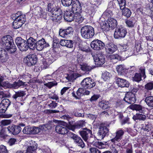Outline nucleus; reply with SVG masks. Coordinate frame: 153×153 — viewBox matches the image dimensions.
<instances>
[{
	"instance_id": "20e7f679",
	"label": "nucleus",
	"mask_w": 153,
	"mask_h": 153,
	"mask_svg": "<svg viewBox=\"0 0 153 153\" xmlns=\"http://www.w3.org/2000/svg\"><path fill=\"white\" fill-rule=\"evenodd\" d=\"M117 1L118 2V6L122 10V15L127 18L130 17L131 12L129 9L125 7L126 4L125 0H117Z\"/></svg>"
},
{
	"instance_id": "c9c22d12",
	"label": "nucleus",
	"mask_w": 153,
	"mask_h": 153,
	"mask_svg": "<svg viewBox=\"0 0 153 153\" xmlns=\"http://www.w3.org/2000/svg\"><path fill=\"white\" fill-rule=\"evenodd\" d=\"M25 17V15H23L22 14L17 16V17H15V19H13L14 21L12 24L13 26H14V23H16L18 22V21H22L23 22H25L26 21Z\"/></svg>"
},
{
	"instance_id": "774afa93",
	"label": "nucleus",
	"mask_w": 153,
	"mask_h": 153,
	"mask_svg": "<svg viewBox=\"0 0 153 153\" xmlns=\"http://www.w3.org/2000/svg\"><path fill=\"white\" fill-rule=\"evenodd\" d=\"M40 18L45 19L47 18V14L46 12L43 10H40V13L39 14Z\"/></svg>"
},
{
	"instance_id": "473e14b6",
	"label": "nucleus",
	"mask_w": 153,
	"mask_h": 153,
	"mask_svg": "<svg viewBox=\"0 0 153 153\" xmlns=\"http://www.w3.org/2000/svg\"><path fill=\"white\" fill-rule=\"evenodd\" d=\"M34 143L33 145L28 147L26 150V152L25 153H32V151H33L36 149L37 144L36 143H35V142H34ZM16 153H23V152L21 151H18Z\"/></svg>"
},
{
	"instance_id": "a878e982",
	"label": "nucleus",
	"mask_w": 153,
	"mask_h": 153,
	"mask_svg": "<svg viewBox=\"0 0 153 153\" xmlns=\"http://www.w3.org/2000/svg\"><path fill=\"white\" fill-rule=\"evenodd\" d=\"M74 32V30L71 27H68L66 29H60L59 34V35L62 37H66L69 34H72Z\"/></svg>"
},
{
	"instance_id": "c756f323",
	"label": "nucleus",
	"mask_w": 153,
	"mask_h": 153,
	"mask_svg": "<svg viewBox=\"0 0 153 153\" xmlns=\"http://www.w3.org/2000/svg\"><path fill=\"white\" fill-rule=\"evenodd\" d=\"M4 50L7 51L8 53L10 54H13L17 50L16 47L14 44L11 43L7 46H6Z\"/></svg>"
},
{
	"instance_id": "5701e85b",
	"label": "nucleus",
	"mask_w": 153,
	"mask_h": 153,
	"mask_svg": "<svg viewBox=\"0 0 153 153\" xmlns=\"http://www.w3.org/2000/svg\"><path fill=\"white\" fill-rule=\"evenodd\" d=\"M37 129H38V127L35 126L31 127L30 126L25 127L23 130V132L27 134H32L38 133Z\"/></svg>"
},
{
	"instance_id": "69168bd1",
	"label": "nucleus",
	"mask_w": 153,
	"mask_h": 153,
	"mask_svg": "<svg viewBox=\"0 0 153 153\" xmlns=\"http://www.w3.org/2000/svg\"><path fill=\"white\" fill-rule=\"evenodd\" d=\"M17 142L16 139L11 138L7 142V143L10 146H12L15 144V143Z\"/></svg>"
},
{
	"instance_id": "bb28decb",
	"label": "nucleus",
	"mask_w": 153,
	"mask_h": 153,
	"mask_svg": "<svg viewBox=\"0 0 153 153\" xmlns=\"http://www.w3.org/2000/svg\"><path fill=\"white\" fill-rule=\"evenodd\" d=\"M86 122L85 121L81 120L75 123L74 125L69 126V129L74 131L76 129H79L85 126Z\"/></svg>"
},
{
	"instance_id": "79ce46f5",
	"label": "nucleus",
	"mask_w": 153,
	"mask_h": 153,
	"mask_svg": "<svg viewBox=\"0 0 153 153\" xmlns=\"http://www.w3.org/2000/svg\"><path fill=\"white\" fill-rule=\"evenodd\" d=\"M122 147L121 144H118L114 147H113L112 148V151L115 153H121V152Z\"/></svg>"
},
{
	"instance_id": "9b49d317",
	"label": "nucleus",
	"mask_w": 153,
	"mask_h": 153,
	"mask_svg": "<svg viewBox=\"0 0 153 153\" xmlns=\"http://www.w3.org/2000/svg\"><path fill=\"white\" fill-rule=\"evenodd\" d=\"M12 37L10 35L5 36L0 39V45L3 47L7 46L11 43H13Z\"/></svg>"
},
{
	"instance_id": "b1692460",
	"label": "nucleus",
	"mask_w": 153,
	"mask_h": 153,
	"mask_svg": "<svg viewBox=\"0 0 153 153\" xmlns=\"http://www.w3.org/2000/svg\"><path fill=\"white\" fill-rule=\"evenodd\" d=\"M124 133L122 129L117 131L115 133V137L111 140V142L114 144H115L117 142H120L122 139Z\"/></svg>"
},
{
	"instance_id": "13d9d810",
	"label": "nucleus",
	"mask_w": 153,
	"mask_h": 153,
	"mask_svg": "<svg viewBox=\"0 0 153 153\" xmlns=\"http://www.w3.org/2000/svg\"><path fill=\"white\" fill-rule=\"evenodd\" d=\"M79 139L80 140L78 139V140L76 141L75 143L77 145L81 147L82 148H83L85 147V144L80 137L79 138Z\"/></svg>"
},
{
	"instance_id": "9d476101",
	"label": "nucleus",
	"mask_w": 153,
	"mask_h": 153,
	"mask_svg": "<svg viewBox=\"0 0 153 153\" xmlns=\"http://www.w3.org/2000/svg\"><path fill=\"white\" fill-rule=\"evenodd\" d=\"M145 68L143 66H141L140 68V73H136L134 77H132V80L137 82H139L141 80L142 78L144 79L146 78L145 73Z\"/></svg>"
},
{
	"instance_id": "f03ea898",
	"label": "nucleus",
	"mask_w": 153,
	"mask_h": 153,
	"mask_svg": "<svg viewBox=\"0 0 153 153\" xmlns=\"http://www.w3.org/2000/svg\"><path fill=\"white\" fill-rule=\"evenodd\" d=\"M81 34L85 39L91 38L94 34V28L90 25H85L81 29Z\"/></svg>"
},
{
	"instance_id": "ddd939ff",
	"label": "nucleus",
	"mask_w": 153,
	"mask_h": 153,
	"mask_svg": "<svg viewBox=\"0 0 153 153\" xmlns=\"http://www.w3.org/2000/svg\"><path fill=\"white\" fill-rule=\"evenodd\" d=\"M92 56L96 65H101L105 63V56L103 55L101 53L96 54Z\"/></svg>"
},
{
	"instance_id": "f257e3e1",
	"label": "nucleus",
	"mask_w": 153,
	"mask_h": 153,
	"mask_svg": "<svg viewBox=\"0 0 153 153\" xmlns=\"http://www.w3.org/2000/svg\"><path fill=\"white\" fill-rule=\"evenodd\" d=\"M48 8L50 13H51L53 17V21L59 22L62 17V12L61 9L59 7H54L51 4H49Z\"/></svg>"
},
{
	"instance_id": "0e129e2a",
	"label": "nucleus",
	"mask_w": 153,
	"mask_h": 153,
	"mask_svg": "<svg viewBox=\"0 0 153 153\" xmlns=\"http://www.w3.org/2000/svg\"><path fill=\"white\" fill-rule=\"evenodd\" d=\"M145 88L148 90H151L153 89V82L147 83L145 85Z\"/></svg>"
},
{
	"instance_id": "2eb2a0df",
	"label": "nucleus",
	"mask_w": 153,
	"mask_h": 153,
	"mask_svg": "<svg viewBox=\"0 0 153 153\" xmlns=\"http://www.w3.org/2000/svg\"><path fill=\"white\" fill-rule=\"evenodd\" d=\"M89 94V91L83 88H79L76 93L73 92L72 93V96L76 99H79L81 96Z\"/></svg>"
},
{
	"instance_id": "49530a36",
	"label": "nucleus",
	"mask_w": 153,
	"mask_h": 153,
	"mask_svg": "<svg viewBox=\"0 0 153 153\" xmlns=\"http://www.w3.org/2000/svg\"><path fill=\"white\" fill-rule=\"evenodd\" d=\"M131 108L133 110L138 111L140 113L143 112V110L142 106L139 105L134 104L132 106Z\"/></svg>"
},
{
	"instance_id": "aec40b11",
	"label": "nucleus",
	"mask_w": 153,
	"mask_h": 153,
	"mask_svg": "<svg viewBox=\"0 0 153 153\" xmlns=\"http://www.w3.org/2000/svg\"><path fill=\"white\" fill-rule=\"evenodd\" d=\"M116 83L118 86L121 88H128L129 86V83L126 79L119 77H116L115 79Z\"/></svg>"
},
{
	"instance_id": "412c9836",
	"label": "nucleus",
	"mask_w": 153,
	"mask_h": 153,
	"mask_svg": "<svg viewBox=\"0 0 153 153\" xmlns=\"http://www.w3.org/2000/svg\"><path fill=\"white\" fill-rule=\"evenodd\" d=\"M79 133L85 141L87 140L89 136L92 134L91 130L86 128H82V130L79 131Z\"/></svg>"
},
{
	"instance_id": "338daca9",
	"label": "nucleus",
	"mask_w": 153,
	"mask_h": 153,
	"mask_svg": "<svg viewBox=\"0 0 153 153\" xmlns=\"http://www.w3.org/2000/svg\"><path fill=\"white\" fill-rule=\"evenodd\" d=\"M109 58L111 60H114L115 61L117 62V61L119 59V56L117 54H113L110 55L109 56Z\"/></svg>"
},
{
	"instance_id": "72a5a7b5",
	"label": "nucleus",
	"mask_w": 153,
	"mask_h": 153,
	"mask_svg": "<svg viewBox=\"0 0 153 153\" xmlns=\"http://www.w3.org/2000/svg\"><path fill=\"white\" fill-rule=\"evenodd\" d=\"M116 69L118 74L120 75H124L127 72V70L124 66L122 65H119L117 66Z\"/></svg>"
},
{
	"instance_id": "a18cd8bd",
	"label": "nucleus",
	"mask_w": 153,
	"mask_h": 153,
	"mask_svg": "<svg viewBox=\"0 0 153 153\" xmlns=\"http://www.w3.org/2000/svg\"><path fill=\"white\" fill-rule=\"evenodd\" d=\"M10 102L9 99L6 98L3 99L0 103L2 105L7 108L10 104Z\"/></svg>"
},
{
	"instance_id": "680f3d73",
	"label": "nucleus",
	"mask_w": 153,
	"mask_h": 153,
	"mask_svg": "<svg viewBox=\"0 0 153 153\" xmlns=\"http://www.w3.org/2000/svg\"><path fill=\"white\" fill-rule=\"evenodd\" d=\"M0 153H8L6 147L3 145L0 146Z\"/></svg>"
},
{
	"instance_id": "3c124183",
	"label": "nucleus",
	"mask_w": 153,
	"mask_h": 153,
	"mask_svg": "<svg viewBox=\"0 0 153 153\" xmlns=\"http://www.w3.org/2000/svg\"><path fill=\"white\" fill-rule=\"evenodd\" d=\"M126 23L128 27H132L134 26L135 24L134 20L133 18L130 19L126 20Z\"/></svg>"
},
{
	"instance_id": "7ed1b4c3",
	"label": "nucleus",
	"mask_w": 153,
	"mask_h": 153,
	"mask_svg": "<svg viewBox=\"0 0 153 153\" xmlns=\"http://www.w3.org/2000/svg\"><path fill=\"white\" fill-rule=\"evenodd\" d=\"M2 87H4L7 88L16 89L20 87H23L28 85L26 82H23L22 81L19 80H16L13 84H10L8 81L4 82L0 85Z\"/></svg>"
},
{
	"instance_id": "09e8293b",
	"label": "nucleus",
	"mask_w": 153,
	"mask_h": 153,
	"mask_svg": "<svg viewBox=\"0 0 153 153\" xmlns=\"http://www.w3.org/2000/svg\"><path fill=\"white\" fill-rule=\"evenodd\" d=\"M111 76V74L109 72L105 71L102 73V78L105 81L109 79Z\"/></svg>"
},
{
	"instance_id": "4c0bfd02",
	"label": "nucleus",
	"mask_w": 153,
	"mask_h": 153,
	"mask_svg": "<svg viewBox=\"0 0 153 153\" xmlns=\"http://www.w3.org/2000/svg\"><path fill=\"white\" fill-rule=\"evenodd\" d=\"M45 39L42 38L41 39L39 40V51L42 50L44 48L48 47L49 46L48 44H45Z\"/></svg>"
},
{
	"instance_id": "c03bdc74",
	"label": "nucleus",
	"mask_w": 153,
	"mask_h": 153,
	"mask_svg": "<svg viewBox=\"0 0 153 153\" xmlns=\"http://www.w3.org/2000/svg\"><path fill=\"white\" fill-rule=\"evenodd\" d=\"M101 28L104 30L108 31L109 30V26L108 21L102 22L101 24Z\"/></svg>"
},
{
	"instance_id": "5fc2aeb1",
	"label": "nucleus",
	"mask_w": 153,
	"mask_h": 153,
	"mask_svg": "<svg viewBox=\"0 0 153 153\" xmlns=\"http://www.w3.org/2000/svg\"><path fill=\"white\" fill-rule=\"evenodd\" d=\"M46 130H47V129L45 125L39 126V135L42 133L45 134Z\"/></svg>"
},
{
	"instance_id": "6e6552de",
	"label": "nucleus",
	"mask_w": 153,
	"mask_h": 153,
	"mask_svg": "<svg viewBox=\"0 0 153 153\" xmlns=\"http://www.w3.org/2000/svg\"><path fill=\"white\" fill-rule=\"evenodd\" d=\"M109 130L108 127L105 126H100L97 133V137L99 140L103 139L105 136L108 135Z\"/></svg>"
},
{
	"instance_id": "de8ad7c7",
	"label": "nucleus",
	"mask_w": 153,
	"mask_h": 153,
	"mask_svg": "<svg viewBox=\"0 0 153 153\" xmlns=\"http://www.w3.org/2000/svg\"><path fill=\"white\" fill-rule=\"evenodd\" d=\"M80 68L82 70L86 71H90L92 69L91 66L86 64L80 65Z\"/></svg>"
},
{
	"instance_id": "8fccbe9b",
	"label": "nucleus",
	"mask_w": 153,
	"mask_h": 153,
	"mask_svg": "<svg viewBox=\"0 0 153 153\" xmlns=\"http://www.w3.org/2000/svg\"><path fill=\"white\" fill-rule=\"evenodd\" d=\"M78 76H79L78 74L74 73L68 75V76L66 77V78L69 81H72L75 79Z\"/></svg>"
},
{
	"instance_id": "4be33fe9",
	"label": "nucleus",
	"mask_w": 153,
	"mask_h": 153,
	"mask_svg": "<svg viewBox=\"0 0 153 153\" xmlns=\"http://www.w3.org/2000/svg\"><path fill=\"white\" fill-rule=\"evenodd\" d=\"M74 13L73 10H67L64 12V18L65 20L68 22H71L74 19Z\"/></svg>"
},
{
	"instance_id": "f8f14e48",
	"label": "nucleus",
	"mask_w": 153,
	"mask_h": 153,
	"mask_svg": "<svg viewBox=\"0 0 153 153\" xmlns=\"http://www.w3.org/2000/svg\"><path fill=\"white\" fill-rule=\"evenodd\" d=\"M91 46L94 50H99L103 49L105 45L101 40L97 39L92 41L91 44Z\"/></svg>"
},
{
	"instance_id": "bf43d9fd",
	"label": "nucleus",
	"mask_w": 153,
	"mask_h": 153,
	"mask_svg": "<svg viewBox=\"0 0 153 153\" xmlns=\"http://www.w3.org/2000/svg\"><path fill=\"white\" fill-rule=\"evenodd\" d=\"M25 22H23L22 21H18V22L14 23V26H13L14 28L16 29L21 27Z\"/></svg>"
},
{
	"instance_id": "f704fd0d",
	"label": "nucleus",
	"mask_w": 153,
	"mask_h": 153,
	"mask_svg": "<svg viewBox=\"0 0 153 153\" xmlns=\"http://www.w3.org/2000/svg\"><path fill=\"white\" fill-rule=\"evenodd\" d=\"M98 106L103 109H105L110 107V104L108 101L103 100L99 102Z\"/></svg>"
},
{
	"instance_id": "6ab92c4d",
	"label": "nucleus",
	"mask_w": 153,
	"mask_h": 153,
	"mask_svg": "<svg viewBox=\"0 0 153 153\" xmlns=\"http://www.w3.org/2000/svg\"><path fill=\"white\" fill-rule=\"evenodd\" d=\"M106 52L109 54H112L117 50L116 45L112 42H109L105 45Z\"/></svg>"
},
{
	"instance_id": "423d86ee",
	"label": "nucleus",
	"mask_w": 153,
	"mask_h": 153,
	"mask_svg": "<svg viewBox=\"0 0 153 153\" xmlns=\"http://www.w3.org/2000/svg\"><path fill=\"white\" fill-rule=\"evenodd\" d=\"M38 60L37 55L35 53L28 55L24 59V62L28 66L35 65Z\"/></svg>"
},
{
	"instance_id": "39448f33",
	"label": "nucleus",
	"mask_w": 153,
	"mask_h": 153,
	"mask_svg": "<svg viewBox=\"0 0 153 153\" xmlns=\"http://www.w3.org/2000/svg\"><path fill=\"white\" fill-rule=\"evenodd\" d=\"M39 58L40 60V64L41 66L42 64L44 65V67L45 68L47 66L55 61V59L51 55L49 54L48 56L45 57V59H44L41 54L39 55Z\"/></svg>"
},
{
	"instance_id": "c85d7f7f",
	"label": "nucleus",
	"mask_w": 153,
	"mask_h": 153,
	"mask_svg": "<svg viewBox=\"0 0 153 153\" xmlns=\"http://www.w3.org/2000/svg\"><path fill=\"white\" fill-rule=\"evenodd\" d=\"M8 53L5 50H0V60L2 63L6 62L9 58Z\"/></svg>"
},
{
	"instance_id": "ea45409f",
	"label": "nucleus",
	"mask_w": 153,
	"mask_h": 153,
	"mask_svg": "<svg viewBox=\"0 0 153 153\" xmlns=\"http://www.w3.org/2000/svg\"><path fill=\"white\" fill-rule=\"evenodd\" d=\"M145 101L149 107H153V96H150L146 97Z\"/></svg>"
},
{
	"instance_id": "4d7b16f0",
	"label": "nucleus",
	"mask_w": 153,
	"mask_h": 153,
	"mask_svg": "<svg viewBox=\"0 0 153 153\" xmlns=\"http://www.w3.org/2000/svg\"><path fill=\"white\" fill-rule=\"evenodd\" d=\"M73 0H62V3L63 6H68L71 4Z\"/></svg>"
},
{
	"instance_id": "4468645a",
	"label": "nucleus",
	"mask_w": 153,
	"mask_h": 153,
	"mask_svg": "<svg viewBox=\"0 0 153 153\" xmlns=\"http://www.w3.org/2000/svg\"><path fill=\"white\" fill-rule=\"evenodd\" d=\"M136 97L134 93L128 92L125 94L124 100L129 104H133L136 101Z\"/></svg>"
},
{
	"instance_id": "1a4fd4ad",
	"label": "nucleus",
	"mask_w": 153,
	"mask_h": 153,
	"mask_svg": "<svg viewBox=\"0 0 153 153\" xmlns=\"http://www.w3.org/2000/svg\"><path fill=\"white\" fill-rule=\"evenodd\" d=\"M126 29L123 27H117L115 29L114 36L117 39L124 38L127 33Z\"/></svg>"
},
{
	"instance_id": "2f4dec72",
	"label": "nucleus",
	"mask_w": 153,
	"mask_h": 153,
	"mask_svg": "<svg viewBox=\"0 0 153 153\" xmlns=\"http://www.w3.org/2000/svg\"><path fill=\"white\" fill-rule=\"evenodd\" d=\"M26 95L25 91H19L16 92L15 94H13L12 97L16 101L18 100V98L19 97L22 98Z\"/></svg>"
},
{
	"instance_id": "0eeeda50",
	"label": "nucleus",
	"mask_w": 153,
	"mask_h": 153,
	"mask_svg": "<svg viewBox=\"0 0 153 153\" xmlns=\"http://www.w3.org/2000/svg\"><path fill=\"white\" fill-rule=\"evenodd\" d=\"M81 84L82 86L85 89H90L95 86L96 83L91 78L86 77L82 80Z\"/></svg>"
},
{
	"instance_id": "7c9ffc66",
	"label": "nucleus",
	"mask_w": 153,
	"mask_h": 153,
	"mask_svg": "<svg viewBox=\"0 0 153 153\" xmlns=\"http://www.w3.org/2000/svg\"><path fill=\"white\" fill-rule=\"evenodd\" d=\"M59 43L61 46L67 48H71L73 47V42L71 40L61 39Z\"/></svg>"
},
{
	"instance_id": "6e6d98bb",
	"label": "nucleus",
	"mask_w": 153,
	"mask_h": 153,
	"mask_svg": "<svg viewBox=\"0 0 153 153\" xmlns=\"http://www.w3.org/2000/svg\"><path fill=\"white\" fill-rule=\"evenodd\" d=\"M13 120H4L1 121V125L3 126H6L10 124L12 122Z\"/></svg>"
},
{
	"instance_id": "e2e57ef3",
	"label": "nucleus",
	"mask_w": 153,
	"mask_h": 153,
	"mask_svg": "<svg viewBox=\"0 0 153 153\" xmlns=\"http://www.w3.org/2000/svg\"><path fill=\"white\" fill-rule=\"evenodd\" d=\"M150 127V125L149 124H146L143 125L142 129L144 131L149 132L150 130H151V128Z\"/></svg>"
},
{
	"instance_id": "052dcab7",
	"label": "nucleus",
	"mask_w": 153,
	"mask_h": 153,
	"mask_svg": "<svg viewBox=\"0 0 153 153\" xmlns=\"http://www.w3.org/2000/svg\"><path fill=\"white\" fill-rule=\"evenodd\" d=\"M48 103V106L51 108H55L57 106V103L55 101L50 100Z\"/></svg>"
},
{
	"instance_id": "a211bd4d",
	"label": "nucleus",
	"mask_w": 153,
	"mask_h": 153,
	"mask_svg": "<svg viewBox=\"0 0 153 153\" xmlns=\"http://www.w3.org/2000/svg\"><path fill=\"white\" fill-rule=\"evenodd\" d=\"M8 131L12 134L17 135L21 131L22 128L19 126H16L14 124L10 125L7 128Z\"/></svg>"
},
{
	"instance_id": "603ef678",
	"label": "nucleus",
	"mask_w": 153,
	"mask_h": 153,
	"mask_svg": "<svg viewBox=\"0 0 153 153\" xmlns=\"http://www.w3.org/2000/svg\"><path fill=\"white\" fill-rule=\"evenodd\" d=\"M23 42H25V40L23 39L21 37H17L15 40V43L18 48Z\"/></svg>"
},
{
	"instance_id": "e433bc0d",
	"label": "nucleus",
	"mask_w": 153,
	"mask_h": 153,
	"mask_svg": "<svg viewBox=\"0 0 153 153\" xmlns=\"http://www.w3.org/2000/svg\"><path fill=\"white\" fill-rule=\"evenodd\" d=\"M108 23L110 28H114L117 25V21L113 18H110L107 21Z\"/></svg>"
},
{
	"instance_id": "864d4df0",
	"label": "nucleus",
	"mask_w": 153,
	"mask_h": 153,
	"mask_svg": "<svg viewBox=\"0 0 153 153\" xmlns=\"http://www.w3.org/2000/svg\"><path fill=\"white\" fill-rule=\"evenodd\" d=\"M44 85L47 87L48 88H51L53 86L56 85H57V83L56 81H53L52 82H49L47 83L44 84Z\"/></svg>"
},
{
	"instance_id": "f3484780",
	"label": "nucleus",
	"mask_w": 153,
	"mask_h": 153,
	"mask_svg": "<svg viewBox=\"0 0 153 153\" xmlns=\"http://www.w3.org/2000/svg\"><path fill=\"white\" fill-rule=\"evenodd\" d=\"M72 10L74 13H81L82 11L81 4L78 0H73L71 4Z\"/></svg>"
},
{
	"instance_id": "dca6fc26",
	"label": "nucleus",
	"mask_w": 153,
	"mask_h": 153,
	"mask_svg": "<svg viewBox=\"0 0 153 153\" xmlns=\"http://www.w3.org/2000/svg\"><path fill=\"white\" fill-rule=\"evenodd\" d=\"M99 140L96 139L94 137L90 136L85 141L87 142L89 145L90 144L96 147H99L100 146H102L104 144L102 142H99Z\"/></svg>"
},
{
	"instance_id": "a19ab883",
	"label": "nucleus",
	"mask_w": 153,
	"mask_h": 153,
	"mask_svg": "<svg viewBox=\"0 0 153 153\" xmlns=\"http://www.w3.org/2000/svg\"><path fill=\"white\" fill-rule=\"evenodd\" d=\"M74 13V19L76 22L80 23L82 22L83 20V18L80 15V13Z\"/></svg>"
},
{
	"instance_id": "393cba45",
	"label": "nucleus",
	"mask_w": 153,
	"mask_h": 153,
	"mask_svg": "<svg viewBox=\"0 0 153 153\" xmlns=\"http://www.w3.org/2000/svg\"><path fill=\"white\" fill-rule=\"evenodd\" d=\"M37 42L38 41H37L36 39H34L31 37L27 39V42L29 46L28 48L30 49L34 50L36 48L37 50H38L37 47L38 46Z\"/></svg>"
},
{
	"instance_id": "cd10ccee",
	"label": "nucleus",
	"mask_w": 153,
	"mask_h": 153,
	"mask_svg": "<svg viewBox=\"0 0 153 153\" xmlns=\"http://www.w3.org/2000/svg\"><path fill=\"white\" fill-rule=\"evenodd\" d=\"M55 131L58 133L62 135L67 134L68 135V132H70L68 131L66 127L59 125L56 127Z\"/></svg>"
},
{
	"instance_id": "58836bf2",
	"label": "nucleus",
	"mask_w": 153,
	"mask_h": 153,
	"mask_svg": "<svg viewBox=\"0 0 153 153\" xmlns=\"http://www.w3.org/2000/svg\"><path fill=\"white\" fill-rule=\"evenodd\" d=\"M28 45L27 42V41L25 40V42H23L22 43H21V45L19 47V50L22 51H26L28 49Z\"/></svg>"
},
{
	"instance_id": "37998d69",
	"label": "nucleus",
	"mask_w": 153,
	"mask_h": 153,
	"mask_svg": "<svg viewBox=\"0 0 153 153\" xmlns=\"http://www.w3.org/2000/svg\"><path fill=\"white\" fill-rule=\"evenodd\" d=\"M68 136L70 138L72 139L74 143H75L78 139H79L80 137L78 135L76 134L71 132H69Z\"/></svg>"
}]
</instances>
